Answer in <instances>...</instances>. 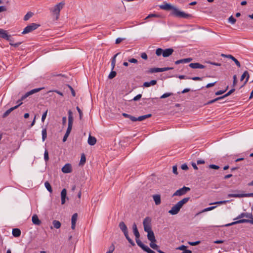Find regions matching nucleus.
<instances>
[{"label":"nucleus","mask_w":253,"mask_h":253,"mask_svg":"<svg viewBox=\"0 0 253 253\" xmlns=\"http://www.w3.org/2000/svg\"><path fill=\"white\" fill-rule=\"evenodd\" d=\"M221 56L222 57H226L227 58L231 59L232 61H233L236 65L238 67H241L240 63L238 61L237 59H236L233 56L230 54H221Z\"/></svg>","instance_id":"nucleus-15"},{"label":"nucleus","mask_w":253,"mask_h":253,"mask_svg":"<svg viewBox=\"0 0 253 253\" xmlns=\"http://www.w3.org/2000/svg\"><path fill=\"white\" fill-rule=\"evenodd\" d=\"M173 68L172 67H167V68H151L149 70V72L151 73H157V72H161L166 71L169 70H172Z\"/></svg>","instance_id":"nucleus-13"},{"label":"nucleus","mask_w":253,"mask_h":253,"mask_svg":"<svg viewBox=\"0 0 253 253\" xmlns=\"http://www.w3.org/2000/svg\"><path fill=\"white\" fill-rule=\"evenodd\" d=\"M115 249V246L113 244L109 247L108 251L106 252V253H113Z\"/></svg>","instance_id":"nucleus-44"},{"label":"nucleus","mask_w":253,"mask_h":253,"mask_svg":"<svg viewBox=\"0 0 253 253\" xmlns=\"http://www.w3.org/2000/svg\"><path fill=\"white\" fill-rule=\"evenodd\" d=\"M72 166L70 164H66L62 168V171L65 173H68L72 172Z\"/></svg>","instance_id":"nucleus-19"},{"label":"nucleus","mask_w":253,"mask_h":253,"mask_svg":"<svg viewBox=\"0 0 253 253\" xmlns=\"http://www.w3.org/2000/svg\"><path fill=\"white\" fill-rule=\"evenodd\" d=\"M68 125L67 130L71 132L73 123V113L71 110L68 111Z\"/></svg>","instance_id":"nucleus-11"},{"label":"nucleus","mask_w":253,"mask_h":253,"mask_svg":"<svg viewBox=\"0 0 253 253\" xmlns=\"http://www.w3.org/2000/svg\"><path fill=\"white\" fill-rule=\"evenodd\" d=\"M172 94H173V93H171V92L166 93H164V94H163L160 97V98H161V99L166 98L167 97H168L172 95Z\"/></svg>","instance_id":"nucleus-46"},{"label":"nucleus","mask_w":253,"mask_h":253,"mask_svg":"<svg viewBox=\"0 0 253 253\" xmlns=\"http://www.w3.org/2000/svg\"><path fill=\"white\" fill-rule=\"evenodd\" d=\"M12 235L15 237H18L21 235V232L19 229L14 228L12 231Z\"/></svg>","instance_id":"nucleus-30"},{"label":"nucleus","mask_w":253,"mask_h":253,"mask_svg":"<svg viewBox=\"0 0 253 253\" xmlns=\"http://www.w3.org/2000/svg\"><path fill=\"white\" fill-rule=\"evenodd\" d=\"M160 8L162 9L166 10H171L172 11H173V8H175L174 6H172L170 4L165 3L163 4L160 5Z\"/></svg>","instance_id":"nucleus-16"},{"label":"nucleus","mask_w":253,"mask_h":253,"mask_svg":"<svg viewBox=\"0 0 253 253\" xmlns=\"http://www.w3.org/2000/svg\"><path fill=\"white\" fill-rule=\"evenodd\" d=\"M128 62L132 63H136L138 61L135 58H131L128 60Z\"/></svg>","instance_id":"nucleus-64"},{"label":"nucleus","mask_w":253,"mask_h":253,"mask_svg":"<svg viewBox=\"0 0 253 253\" xmlns=\"http://www.w3.org/2000/svg\"><path fill=\"white\" fill-rule=\"evenodd\" d=\"M252 213H248V212H243L241 213L240 214H239L238 217L236 218V219H240L244 217H246L248 218H252ZM236 219V218L235 219Z\"/></svg>","instance_id":"nucleus-26"},{"label":"nucleus","mask_w":253,"mask_h":253,"mask_svg":"<svg viewBox=\"0 0 253 253\" xmlns=\"http://www.w3.org/2000/svg\"><path fill=\"white\" fill-rule=\"evenodd\" d=\"M125 237L126 238V239H127V240L128 241V242L132 246H134L135 245L134 242L129 238V236H128V233L126 234V235H125Z\"/></svg>","instance_id":"nucleus-40"},{"label":"nucleus","mask_w":253,"mask_h":253,"mask_svg":"<svg viewBox=\"0 0 253 253\" xmlns=\"http://www.w3.org/2000/svg\"><path fill=\"white\" fill-rule=\"evenodd\" d=\"M234 91H235V89L232 88L230 91H229L226 94H225L224 95L220 96V97H222V99L228 96L230 94H231L233 92H234Z\"/></svg>","instance_id":"nucleus-43"},{"label":"nucleus","mask_w":253,"mask_h":253,"mask_svg":"<svg viewBox=\"0 0 253 253\" xmlns=\"http://www.w3.org/2000/svg\"><path fill=\"white\" fill-rule=\"evenodd\" d=\"M146 232L147 233V239L151 242L150 243V246L152 249H157V245L155 244L157 241L155 238L154 233L152 229Z\"/></svg>","instance_id":"nucleus-3"},{"label":"nucleus","mask_w":253,"mask_h":253,"mask_svg":"<svg viewBox=\"0 0 253 253\" xmlns=\"http://www.w3.org/2000/svg\"><path fill=\"white\" fill-rule=\"evenodd\" d=\"M177 166H173L172 167V172H173V173H174L176 175L178 174V172H177Z\"/></svg>","instance_id":"nucleus-57"},{"label":"nucleus","mask_w":253,"mask_h":253,"mask_svg":"<svg viewBox=\"0 0 253 253\" xmlns=\"http://www.w3.org/2000/svg\"><path fill=\"white\" fill-rule=\"evenodd\" d=\"M132 230L133 234L135 237L136 242L138 246H139V243H142V242L139 240L140 234L137 229V225L135 223H134L132 225Z\"/></svg>","instance_id":"nucleus-10"},{"label":"nucleus","mask_w":253,"mask_h":253,"mask_svg":"<svg viewBox=\"0 0 253 253\" xmlns=\"http://www.w3.org/2000/svg\"><path fill=\"white\" fill-rule=\"evenodd\" d=\"M209 167L210 169H219V166H218L217 165H213V164H211V165H209Z\"/></svg>","instance_id":"nucleus-52"},{"label":"nucleus","mask_w":253,"mask_h":253,"mask_svg":"<svg viewBox=\"0 0 253 253\" xmlns=\"http://www.w3.org/2000/svg\"><path fill=\"white\" fill-rule=\"evenodd\" d=\"M125 237L126 238V239H127V240L128 241V242L132 246H134L135 245L134 242L129 238V236H128V233L126 234V235H125Z\"/></svg>","instance_id":"nucleus-41"},{"label":"nucleus","mask_w":253,"mask_h":253,"mask_svg":"<svg viewBox=\"0 0 253 253\" xmlns=\"http://www.w3.org/2000/svg\"><path fill=\"white\" fill-rule=\"evenodd\" d=\"M141 57L143 59H145V60H146L148 58L147 57V55L146 54V53L145 52H143L142 53H141Z\"/></svg>","instance_id":"nucleus-61"},{"label":"nucleus","mask_w":253,"mask_h":253,"mask_svg":"<svg viewBox=\"0 0 253 253\" xmlns=\"http://www.w3.org/2000/svg\"><path fill=\"white\" fill-rule=\"evenodd\" d=\"M200 243V241H198L196 242H188V244L191 246H196V245L199 244Z\"/></svg>","instance_id":"nucleus-56"},{"label":"nucleus","mask_w":253,"mask_h":253,"mask_svg":"<svg viewBox=\"0 0 253 253\" xmlns=\"http://www.w3.org/2000/svg\"><path fill=\"white\" fill-rule=\"evenodd\" d=\"M228 87L227 86L226 89L224 90H219V91H217V92H215V95H221V94L224 93L226 91V90L227 89Z\"/></svg>","instance_id":"nucleus-54"},{"label":"nucleus","mask_w":253,"mask_h":253,"mask_svg":"<svg viewBox=\"0 0 253 253\" xmlns=\"http://www.w3.org/2000/svg\"><path fill=\"white\" fill-rule=\"evenodd\" d=\"M32 220L35 225H40L41 224V220L39 219L38 216L36 214L33 215L32 218Z\"/></svg>","instance_id":"nucleus-27"},{"label":"nucleus","mask_w":253,"mask_h":253,"mask_svg":"<svg viewBox=\"0 0 253 253\" xmlns=\"http://www.w3.org/2000/svg\"><path fill=\"white\" fill-rule=\"evenodd\" d=\"M189 67L193 69H204L205 66L199 63H191L189 65Z\"/></svg>","instance_id":"nucleus-23"},{"label":"nucleus","mask_w":253,"mask_h":253,"mask_svg":"<svg viewBox=\"0 0 253 253\" xmlns=\"http://www.w3.org/2000/svg\"><path fill=\"white\" fill-rule=\"evenodd\" d=\"M65 3L64 1H62L57 4L55 5L54 7L51 10L52 12L56 15V19H58L60 14V11L61 9L63 7Z\"/></svg>","instance_id":"nucleus-6"},{"label":"nucleus","mask_w":253,"mask_h":253,"mask_svg":"<svg viewBox=\"0 0 253 253\" xmlns=\"http://www.w3.org/2000/svg\"><path fill=\"white\" fill-rule=\"evenodd\" d=\"M186 248H187L186 246H185L184 245H181V246L177 248V249L183 251L184 250L186 249Z\"/></svg>","instance_id":"nucleus-63"},{"label":"nucleus","mask_w":253,"mask_h":253,"mask_svg":"<svg viewBox=\"0 0 253 253\" xmlns=\"http://www.w3.org/2000/svg\"><path fill=\"white\" fill-rule=\"evenodd\" d=\"M39 25L37 24L36 23H32L30 25H28L26 27L23 31L22 32V34H28L35 30H36L38 27Z\"/></svg>","instance_id":"nucleus-8"},{"label":"nucleus","mask_w":253,"mask_h":253,"mask_svg":"<svg viewBox=\"0 0 253 253\" xmlns=\"http://www.w3.org/2000/svg\"><path fill=\"white\" fill-rule=\"evenodd\" d=\"M171 13L172 15L179 18H183L187 19L191 17L190 14L186 13L183 11L179 10L176 7H175V8H173V11H172Z\"/></svg>","instance_id":"nucleus-4"},{"label":"nucleus","mask_w":253,"mask_h":253,"mask_svg":"<svg viewBox=\"0 0 253 253\" xmlns=\"http://www.w3.org/2000/svg\"><path fill=\"white\" fill-rule=\"evenodd\" d=\"M151 116L152 115L151 114H149L147 115L139 116V117L137 118V121H142L146 119L151 117Z\"/></svg>","instance_id":"nucleus-33"},{"label":"nucleus","mask_w":253,"mask_h":253,"mask_svg":"<svg viewBox=\"0 0 253 253\" xmlns=\"http://www.w3.org/2000/svg\"><path fill=\"white\" fill-rule=\"evenodd\" d=\"M190 190V188L187 187L183 186L182 188L177 190L173 194L172 196H182L186 194Z\"/></svg>","instance_id":"nucleus-9"},{"label":"nucleus","mask_w":253,"mask_h":253,"mask_svg":"<svg viewBox=\"0 0 253 253\" xmlns=\"http://www.w3.org/2000/svg\"><path fill=\"white\" fill-rule=\"evenodd\" d=\"M192 60L191 58H187L185 59H182L177 60L175 62V64L177 65L181 63H187L191 62Z\"/></svg>","instance_id":"nucleus-25"},{"label":"nucleus","mask_w":253,"mask_h":253,"mask_svg":"<svg viewBox=\"0 0 253 253\" xmlns=\"http://www.w3.org/2000/svg\"><path fill=\"white\" fill-rule=\"evenodd\" d=\"M116 72L112 70V71L110 72L108 76V78L109 79H112L116 76Z\"/></svg>","instance_id":"nucleus-45"},{"label":"nucleus","mask_w":253,"mask_h":253,"mask_svg":"<svg viewBox=\"0 0 253 253\" xmlns=\"http://www.w3.org/2000/svg\"><path fill=\"white\" fill-rule=\"evenodd\" d=\"M181 168L182 169L185 170H186L188 169V167L187 165L185 164L182 165Z\"/></svg>","instance_id":"nucleus-62"},{"label":"nucleus","mask_w":253,"mask_h":253,"mask_svg":"<svg viewBox=\"0 0 253 253\" xmlns=\"http://www.w3.org/2000/svg\"><path fill=\"white\" fill-rule=\"evenodd\" d=\"M22 104V103H19V104H18L17 105L15 106H14L13 107H11L10 108V109H9L8 110H7L6 111H5L2 115V118H5L6 117H7L9 114L10 113L13 111V110H14L15 109H17L20 105H21Z\"/></svg>","instance_id":"nucleus-17"},{"label":"nucleus","mask_w":253,"mask_h":253,"mask_svg":"<svg viewBox=\"0 0 253 253\" xmlns=\"http://www.w3.org/2000/svg\"><path fill=\"white\" fill-rule=\"evenodd\" d=\"M139 247H140L143 251H145L147 253H155V252L152 250L150 249L148 246H145L143 243H139Z\"/></svg>","instance_id":"nucleus-21"},{"label":"nucleus","mask_w":253,"mask_h":253,"mask_svg":"<svg viewBox=\"0 0 253 253\" xmlns=\"http://www.w3.org/2000/svg\"><path fill=\"white\" fill-rule=\"evenodd\" d=\"M21 43H22V42H18L15 43L14 42H10L9 44L11 45V46H14V47H17Z\"/></svg>","instance_id":"nucleus-50"},{"label":"nucleus","mask_w":253,"mask_h":253,"mask_svg":"<svg viewBox=\"0 0 253 253\" xmlns=\"http://www.w3.org/2000/svg\"><path fill=\"white\" fill-rule=\"evenodd\" d=\"M153 198L155 201V203L156 205H159L161 204V196L159 194L154 195L153 196Z\"/></svg>","instance_id":"nucleus-29"},{"label":"nucleus","mask_w":253,"mask_h":253,"mask_svg":"<svg viewBox=\"0 0 253 253\" xmlns=\"http://www.w3.org/2000/svg\"><path fill=\"white\" fill-rule=\"evenodd\" d=\"M76 109L79 114V116H80V119L81 120L82 119V117H83V112L82 111V110L80 109V108L77 106L76 107Z\"/></svg>","instance_id":"nucleus-49"},{"label":"nucleus","mask_w":253,"mask_h":253,"mask_svg":"<svg viewBox=\"0 0 253 253\" xmlns=\"http://www.w3.org/2000/svg\"><path fill=\"white\" fill-rule=\"evenodd\" d=\"M157 84V81L156 80H152L150 82H145L143 84V86L144 87H149L151 85H154Z\"/></svg>","instance_id":"nucleus-31"},{"label":"nucleus","mask_w":253,"mask_h":253,"mask_svg":"<svg viewBox=\"0 0 253 253\" xmlns=\"http://www.w3.org/2000/svg\"><path fill=\"white\" fill-rule=\"evenodd\" d=\"M33 15V13L32 12H28L24 17V20L25 21H27L29 18H30Z\"/></svg>","instance_id":"nucleus-39"},{"label":"nucleus","mask_w":253,"mask_h":253,"mask_svg":"<svg viewBox=\"0 0 253 253\" xmlns=\"http://www.w3.org/2000/svg\"><path fill=\"white\" fill-rule=\"evenodd\" d=\"M174 50L171 48L163 49L161 48H158L156 49V54L157 56H160L162 54L164 57H167L171 55L173 52Z\"/></svg>","instance_id":"nucleus-2"},{"label":"nucleus","mask_w":253,"mask_h":253,"mask_svg":"<svg viewBox=\"0 0 253 253\" xmlns=\"http://www.w3.org/2000/svg\"><path fill=\"white\" fill-rule=\"evenodd\" d=\"M221 99H222V97H218L216 98L215 99L210 100L207 103H206L205 104L206 105L211 104V103H213L216 102V101H218V100H221Z\"/></svg>","instance_id":"nucleus-42"},{"label":"nucleus","mask_w":253,"mask_h":253,"mask_svg":"<svg viewBox=\"0 0 253 253\" xmlns=\"http://www.w3.org/2000/svg\"><path fill=\"white\" fill-rule=\"evenodd\" d=\"M44 186L46 189L50 193H51L52 192V187L50 184V183L48 181H46L44 183Z\"/></svg>","instance_id":"nucleus-36"},{"label":"nucleus","mask_w":253,"mask_h":253,"mask_svg":"<svg viewBox=\"0 0 253 253\" xmlns=\"http://www.w3.org/2000/svg\"><path fill=\"white\" fill-rule=\"evenodd\" d=\"M52 224H53L54 227L56 229L60 228V227H61V223L59 221L56 220H54L53 221Z\"/></svg>","instance_id":"nucleus-35"},{"label":"nucleus","mask_w":253,"mask_h":253,"mask_svg":"<svg viewBox=\"0 0 253 253\" xmlns=\"http://www.w3.org/2000/svg\"><path fill=\"white\" fill-rule=\"evenodd\" d=\"M42 141H44L47 137L46 129L43 128L42 130Z\"/></svg>","instance_id":"nucleus-38"},{"label":"nucleus","mask_w":253,"mask_h":253,"mask_svg":"<svg viewBox=\"0 0 253 253\" xmlns=\"http://www.w3.org/2000/svg\"><path fill=\"white\" fill-rule=\"evenodd\" d=\"M8 35L6 31L3 29H0V38L6 39Z\"/></svg>","instance_id":"nucleus-32"},{"label":"nucleus","mask_w":253,"mask_h":253,"mask_svg":"<svg viewBox=\"0 0 253 253\" xmlns=\"http://www.w3.org/2000/svg\"><path fill=\"white\" fill-rule=\"evenodd\" d=\"M229 202V201H221L216 202H215V203H211L210 205H212V204H218V205H220V204H225V203H226L227 202Z\"/></svg>","instance_id":"nucleus-51"},{"label":"nucleus","mask_w":253,"mask_h":253,"mask_svg":"<svg viewBox=\"0 0 253 253\" xmlns=\"http://www.w3.org/2000/svg\"><path fill=\"white\" fill-rule=\"evenodd\" d=\"M189 197H186L179 201L171 208V210L169 211V213L171 215L177 214L180 211V209L189 201Z\"/></svg>","instance_id":"nucleus-1"},{"label":"nucleus","mask_w":253,"mask_h":253,"mask_svg":"<svg viewBox=\"0 0 253 253\" xmlns=\"http://www.w3.org/2000/svg\"><path fill=\"white\" fill-rule=\"evenodd\" d=\"M245 78H246V81L244 82V84H247V83L248 82L249 78H250L249 74L247 71H245L243 73V74H242V75L241 76V79H240L241 81H243V80Z\"/></svg>","instance_id":"nucleus-24"},{"label":"nucleus","mask_w":253,"mask_h":253,"mask_svg":"<svg viewBox=\"0 0 253 253\" xmlns=\"http://www.w3.org/2000/svg\"><path fill=\"white\" fill-rule=\"evenodd\" d=\"M43 88H44L43 87H40V88H35V89H32L31 90L27 92L24 95H23L21 98V100H24L29 96H30L32 94H33L35 93H37V92L41 91V90H42Z\"/></svg>","instance_id":"nucleus-12"},{"label":"nucleus","mask_w":253,"mask_h":253,"mask_svg":"<svg viewBox=\"0 0 253 253\" xmlns=\"http://www.w3.org/2000/svg\"><path fill=\"white\" fill-rule=\"evenodd\" d=\"M44 159L45 162H47L49 160L48 152L47 150H45L44 153Z\"/></svg>","instance_id":"nucleus-47"},{"label":"nucleus","mask_w":253,"mask_h":253,"mask_svg":"<svg viewBox=\"0 0 253 253\" xmlns=\"http://www.w3.org/2000/svg\"><path fill=\"white\" fill-rule=\"evenodd\" d=\"M61 204L63 205L65 204L66 199L68 200V198L67 197V190L66 189L62 190L61 192Z\"/></svg>","instance_id":"nucleus-18"},{"label":"nucleus","mask_w":253,"mask_h":253,"mask_svg":"<svg viewBox=\"0 0 253 253\" xmlns=\"http://www.w3.org/2000/svg\"><path fill=\"white\" fill-rule=\"evenodd\" d=\"M237 76L236 75L233 76V86H235L237 84Z\"/></svg>","instance_id":"nucleus-60"},{"label":"nucleus","mask_w":253,"mask_h":253,"mask_svg":"<svg viewBox=\"0 0 253 253\" xmlns=\"http://www.w3.org/2000/svg\"><path fill=\"white\" fill-rule=\"evenodd\" d=\"M119 226L121 231L124 233V235L128 233L127 227L123 221L120 222Z\"/></svg>","instance_id":"nucleus-20"},{"label":"nucleus","mask_w":253,"mask_h":253,"mask_svg":"<svg viewBox=\"0 0 253 253\" xmlns=\"http://www.w3.org/2000/svg\"><path fill=\"white\" fill-rule=\"evenodd\" d=\"M78 218V214L77 213H74L71 218V228L74 230L76 226V221Z\"/></svg>","instance_id":"nucleus-22"},{"label":"nucleus","mask_w":253,"mask_h":253,"mask_svg":"<svg viewBox=\"0 0 253 253\" xmlns=\"http://www.w3.org/2000/svg\"><path fill=\"white\" fill-rule=\"evenodd\" d=\"M143 225L145 231L151 230V218L148 216L145 218L143 221Z\"/></svg>","instance_id":"nucleus-7"},{"label":"nucleus","mask_w":253,"mask_h":253,"mask_svg":"<svg viewBox=\"0 0 253 253\" xmlns=\"http://www.w3.org/2000/svg\"><path fill=\"white\" fill-rule=\"evenodd\" d=\"M248 222H250V223L253 224V219L249 220V219H240V220L233 222L227 224L225 226L226 227H228V226H232V225H235V224H239V223H248Z\"/></svg>","instance_id":"nucleus-14"},{"label":"nucleus","mask_w":253,"mask_h":253,"mask_svg":"<svg viewBox=\"0 0 253 253\" xmlns=\"http://www.w3.org/2000/svg\"><path fill=\"white\" fill-rule=\"evenodd\" d=\"M67 86L70 88V90L71 91L72 95L74 97L75 96H76V93H75V91L74 89H73V88L71 85H70L69 84H68Z\"/></svg>","instance_id":"nucleus-53"},{"label":"nucleus","mask_w":253,"mask_h":253,"mask_svg":"<svg viewBox=\"0 0 253 253\" xmlns=\"http://www.w3.org/2000/svg\"><path fill=\"white\" fill-rule=\"evenodd\" d=\"M87 142L90 145H94L96 143V139L95 138V137L92 136L90 135H89L88 138Z\"/></svg>","instance_id":"nucleus-28"},{"label":"nucleus","mask_w":253,"mask_h":253,"mask_svg":"<svg viewBox=\"0 0 253 253\" xmlns=\"http://www.w3.org/2000/svg\"><path fill=\"white\" fill-rule=\"evenodd\" d=\"M236 193L234 194H228L227 195V197L229 198L234 197V198H243V197H253V193H239L240 191L238 190H235L233 191Z\"/></svg>","instance_id":"nucleus-5"},{"label":"nucleus","mask_w":253,"mask_h":253,"mask_svg":"<svg viewBox=\"0 0 253 253\" xmlns=\"http://www.w3.org/2000/svg\"><path fill=\"white\" fill-rule=\"evenodd\" d=\"M119 53H118L117 54H116L114 57L112 58V61H111V66H112V70H113L114 68H115V64H116V57L119 55Z\"/></svg>","instance_id":"nucleus-34"},{"label":"nucleus","mask_w":253,"mask_h":253,"mask_svg":"<svg viewBox=\"0 0 253 253\" xmlns=\"http://www.w3.org/2000/svg\"><path fill=\"white\" fill-rule=\"evenodd\" d=\"M125 39H123L121 38H118L116 40V44H119L121 42H122L123 41L125 40Z\"/></svg>","instance_id":"nucleus-58"},{"label":"nucleus","mask_w":253,"mask_h":253,"mask_svg":"<svg viewBox=\"0 0 253 253\" xmlns=\"http://www.w3.org/2000/svg\"><path fill=\"white\" fill-rule=\"evenodd\" d=\"M47 110H46L42 115V122H44V120L46 117V115H47Z\"/></svg>","instance_id":"nucleus-59"},{"label":"nucleus","mask_w":253,"mask_h":253,"mask_svg":"<svg viewBox=\"0 0 253 253\" xmlns=\"http://www.w3.org/2000/svg\"><path fill=\"white\" fill-rule=\"evenodd\" d=\"M228 21L231 23L232 24H234L236 21V20L235 18L233 17V16H231L228 18Z\"/></svg>","instance_id":"nucleus-48"},{"label":"nucleus","mask_w":253,"mask_h":253,"mask_svg":"<svg viewBox=\"0 0 253 253\" xmlns=\"http://www.w3.org/2000/svg\"><path fill=\"white\" fill-rule=\"evenodd\" d=\"M86 161V158L84 154H82L81 157V160L80 162V165H84Z\"/></svg>","instance_id":"nucleus-37"},{"label":"nucleus","mask_w":253,"mask_h":253,"mask_svg":"<svg viewBox=\"0 0 253 253\" xmlns=\"http://www.w3.org/2000/svg\"><path fill=\"white\" fill-rule=\"evenodd\" d=\"M142 97V95L141 94H139L138 95H137L136 96H135L132 99V100H133V101H138V100H139Z\"/></svg>","instance_id":"nucleus-55"}]
</instances>
